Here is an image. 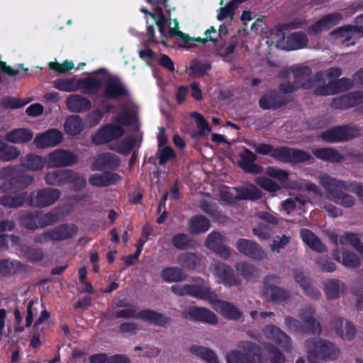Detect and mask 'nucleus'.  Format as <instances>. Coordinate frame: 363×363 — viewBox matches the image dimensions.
Instances as JSON below:
<instances>
[{"label": "nucleus", "instance_id": "obj_63", "mask_svg": "<svg viewBox=\"0 0 363 363\" xmlns=\"http://www.w3.org/2000/svg\"><path fill=\"white\" fill-rule=\"evenodd\" d=\"M176 157L174 150L169 146L158 148V159L160 165L165 164L168 161Z\"/></svg>", "mask_w": 363, "mask_h": 363}, {"label": "nucleus", "instance_id": "obj_25", "mask_svg": "<svg viewBox=\"0 0 363 363\" xmlns=\"http://www.w3.org/2000/svg\"><path fill=\"white\" fill-rule=\"evenodd\" d=\"M289 101L288 97L274 90L263 94L259 100V105L263 110H277L286 106Z\"/></svg>", "mask_w": 363, "mask_h": 363}, {"label": "nucleus", "instance_id": "obj_22", "mask_svg": "<svg viewBox=\"0 0 363 363\" xmlns=\"http://www.w3.org/2000/svg\"><path fill=\"white\" fill-rule=\"evenodd\" d=\"M63 140L62 132L56 128H50L42 133L38 134L34 143L37 148L55 147L59 145Z\"/></svg>", "mask_w": 363, "mask_h": 363}, {"label": "nucleus", "instance_id": "obj_61", "mask_svg": "<svg viewBox=\"0 0 363 363\" xmlns=\"http://www.w3.org/2000/svg\"><path fill=\"white\" fill-rule=\"evenodd\" d=\"M191 116L196 120V124L199 129L198 133L199 135H204L205 130L211 131V128L210 127L208 121L201 113L198 112H192Z\"/></svg>", "mask_w": 363, "mask_h": 363}, {"label": "nucleus", "instance_id": "obj_14", "mask_svg": "<svg viewBox=\"0 0 363 363\" xmlns=\"http://www.w3.org/2000/svg\"><path fill=\"white\" fill-rule=\"evenodd\" d=\"M261 196L260 191L252 185L241 189L235 188L233 191L221 190L220 192V199L228 203H233L237 200L242 199L256 200Z\"/></svg>", "mask_w": 363, "mask_h": 363}, {"label": "nucleus", "instance_id": "obj_36", "mask_svg": "<svg viewBox=\"0 0 363 363\" xmlns=\"http://www.w3.org/2000/svg\"><path fill=\"white\" fill-rule=\"evenodd\" d=\"M102 86L101 82L96 77L78 79V90L83 94L96 95Z\"/></svg>", "mask_w": 363, "mask_h": 363}, {"label": "nucleus", "instance_id": "obj_11", "mask_svg": "<svg viewBox=\"0 0 363 363\" xmlns=\"http://www.w3.org/2000/svg\"><path fill=\"white\" fill-rule=\"evenodd\" d=\"M279 278L274 275L267 277L264 281L263 296L268 302H282L290 298L291 294L284 288L274 284Z\"/></svg>", "mask_w": 363, "mask_h": 363}, {"label": "nucleus", "instance_id": "obj_59", "mask_svg": "<svg viewBox=\"0 0 363 363\" xmlns=\"http://www.w3.org/2000/svg\"><path fill=\"white\" fill-rule=\"evenodd\" d=\"M135 145V140L133 138H125L121 144H119L113 150L124 155L128 156L133 150Z\"/></svg>", "mask_w": 363, "mask_h": 363}, {"label": "nucleus", "instance_id": "obj_16", "mask_svg": "<svg viewBox=\"0 0 363 363\" xmlns=\"http://www.w3.org/2000/svg\"><path fill=\"white\" fill-rule=\"evenodd\" d=\"M129 91L121 79L116 75L109 77L104 82V96L109 99L128 97Z\"/></svg>", "mask_w": 363, "mask_h": 363}, {"label": "nucleus", "instance_id": "obj_28", "mask_svg": "<svg viewBox=\"0 0 363 363\" xmlns=\"http://www.w3.org/2000/svg\"><path fill=\"white\" fill-rule=\"evenodd\" d=\"M235 246L241 254L248 257L257 259L264 257V252L262 247L253 240L240 238L237 240Z\"/></svg>", "mask_w": 363, "mask_h": 363}, {"label": "nucleus", "instance_id": "obj_17", "mask_svg": "<svg viewBox=\"0 0 363 363\" xmlns=\"http://www.w3.org/2000/svg\"><path fill=\"white\" fill-rule=\"evenodd\" d=\"M352 86L351 79L343 77L328 84H322V86L313 90V94L315 96H330L348 91Z\"/></svg>", "mask_w": 363, "mask_h": 363}, {"label": "nucleus", "instance_id": "obj_1", "mask_svg": "<svg viewBox=\"0 0 363 363\" xmlns=\"http://www.w3.org/2000/svg\"><path fill=\"white\" fill-rule=\"evenodd\" d=\"M255 151L259 155H269L283 163L300 164L313 160V157L309 152L287 146L274 147L270 144L259 143L255 147Z\"/></svg>", "mask_w": 363, "mask_h": 363}, {"label": "nucleus", "instance_id": "obj_13", "mask_svg": "<svg viewBox=\"0 0 363 363\" xmlns=\"http://www.w3.org/2000/svg\"><path fill=\"white\" fill-rule=\"evenodd\" d=\"M125 131L120 125L112 123L101 126L91 138L95 145H105L121 138Z\"/></svg>", "mask_w": 363, "mask_h": 363}, {"label": "nucleus", "instance_id": "obj_26", "mask_svg": "<svg viewBox=\"0 0 363 363\" xmlns=\"http://www.w3.org/2000/svg\"><path fill=\"white\" fill-rule=\"evenodd\" d=\"M263 333L268 340L279 344L284 351L291 350L292 343L289 337L277 326L268 325L264 327Z\"/></svg>", "mask_w": 363, "mask_h": 363}, {"label": "nucleus", "instance_id": "obj_5", "mask_svg": "<svg viewBox=\"0 0 363 363\" xmlns=\"http://www.w3.org/2000/svg\"><path fill=\"white\" fill-rule=\"evenodd\" d=\"M294 82L300 89H312L325 83V74L318 72L313 77L312 69L308 66H296L291 69Z\"/></svg>", "mask_w": 363, "mask_h": 363}, {"label": "nucleus", "instance_id": "obj_53", "mask_svg": "<svg viewBox=\"0 0 363 363\" xmlns=\"http://www.w3.org/2000/svg\"><path fill=\"white\" fill-rule=\"evenodd\" d=\"M172 243L175 248L184 250L191 247V240L185 233H177L172 237Z\"/></svg>", "mask_w": 363, "mask_h": 363}, {"label": "nucleus", "instance_id": "obj_32", "mask_svg": "<svg viewBox=\"0 0 363 363\" xmlns=\"http://www.w3.org/2000/svg\"><path fill=\"white\" fill-rule=\"evenodd\" d=\"M240 161L238 162L239 167L247 173H259L262 167L255 164L257 156L251 150L244 148L240 154Z\"/></svg>", "mask_w": 363, "mask_h": 363}, {"label": "nucleus", "instance_id": "obj_54", "mask_svg": "<svg viewBox=\"0 0 363 363\" xmlns=\"http://www.w3.org/2000/svg\"><path fill=\"white\" fill-rule=\"evenodd\" d=\"M235 269L243 277L247 279H252L256 275L257 272V268L254 265L245 262L237 263L235 264Z\"/></svg>", "mask_w": 363, "mask_h": 363}, {"label": "nucleus", "instance_id": "obj_34", "mask_svg": "<svg viewBox=\"0 0 363 363\" xmlns=\"http://www.w3.org/2000/svg\"><path fill=\"white\" fill-rule=\"evenodd\" d=\"M66 105L67 108L74 113L86 112L91 108V102L89 99L77 94L68 96Z\"/></svg>", "mask_w": 363, "mask_h": 363}, {"label": "nucleus", "instance_id": "obj_49", "mask_svg": "<svg viewBox=\"0 0 363 363\" xmlns=\"http://www.w3.org/2000/svg\"><path fill=\"white\" fill-rule=\"evenodd\" d=\"M163 280L168 282H179L184 281L187 277L178 267H167L161 272L160 274Z\"/></svg>", "mask_w": 363, "mask_h": 363}, {"label": "nucleus", "instance_id": "obj_3", "mask_svg": "<svg viewBox=\"0 0 363 363\" xmlns=\"http://www.w3.org/2000/svg\"><path fill=\"white\" fill-rule=\"evenodd\" d=\"M306 352L309 357L325 361H335L340 350L333 342L322 338H309L306 340Z\"/></svg>", "mask_w": 363, "mask_h": 363}, {"label": "nucleus", "instance_id": "obj_39", "mask_svg": "<svg viewBox=\"0 0 363 363\" xmlns=\"http://www.w3.org/2000/svg\"><path fill=\"white\" fill-rule=\"evenodd\" d=\"M21 165L28 170H41L45 165H47L46 156L43 158L41 156L29 153L21 158Z\"/></svg>", "mask_w": 363, "mask_h": 363}, {"label": "nucleus", "instance_id": "obj_2", "mask_svg": "<svg viewBox=\"0 0 363 363\" xmlns=\"http://www.w3.org/2000/svg\"><path fill=\"white\" fill-rule=\"evenodd\" d=\"M121 159L116 155L111 152H104L97 155L93 163L95 170L104 172V179L98 181L94 177L89 179L88 182H119L121 179L120 174L115 172L119 167Z\"/></svg>", "mask_w": 363, "mask_h": 363}, {"label": "nucleus", "instance_id": "obj_58", "mask_svg": "<svg viewBox=\"0 0 363 363\" xmlns=\"http://www.w3.org/2000/svg\"><path fill=\"white\" fill-rule=\"evenodd\" d=\"M137 121V115L128 110L123 111L116 118V122L123 126H130Z\"/></svg>", "mask_w": 363, "mask_h": 363}, {"label": "nucleus", "instance_id": "obj_51", "mask_svg": "<svg viewBox=\"0 0 363 363\" xmlns=\"http://www.w3.org/2000/svg\"><path fill=\"white\" fill-rule=\"evenodd\" d=\"M19 155L20 151L16 147L9 145L3 142L0 147V160L9 162L16 159Z\"/></svg>", "mask_w": 363, "mask_h": 363}, {"label": "nucleus", "instance_id": "obj_46", "mask_svg": "<svg viewBox=\"0 0 363 363\" xmlns=\"http://www.w3.org/2000/svg\"><path fill=\"white\" fill-rule=\"evenodd\" d=\"M334 258L345 266L350 267H357L360 264L359 257L353 252L343 251L341 254L339 250L335 249L333 252Z\"/></svg>", "mask_w": 363, "mask_h": 363}, {"label": "nucleus", "instance_id": "obj_10", "mask_svg": "<svg viewBox=\"0 0 363 363\" xmlns=\"http://www.w3.org/2000/svg\"><path fill=\"white\" fill-rule=\"evenodd\" d=\"M60 194L57 189L52 187L42 189L29 195L27 204L37 208H46L55 203L60 199Z\"/></svg>", "mask_w": 363, "mask_h": 363}, {"label": "nucleus", "instance_id": "obj_4", "mask_svg": "<svg viewBox=\"0 0 363 363\" xmlns=\"http://www.w3.org/2000/svg\"><path fill=\"white\" fill-rule=\"evenodd\" d=\"M260 363L265 362L260 355L259 346L250 341H241L237 350L230 351L226 356L227 363Z\"/></svg>", "mask_w": 363, "mask_h": 363}, {"label": "nucleus", "instance_id": "obj_43", "mask_svg": "<svg viewBox=\"0 0 363 363\" xmlns=\"http://www.w3.org/2000/svg\"><path fill=\"white\" fill-rule=\"evenodd\" d=\"M301 236L303 241L311 250L318 252H323L326 251V247L321 242L319 238L316 237V235L312 231L308 229H302L301 230Z\"/></svg>", "mask_w": 363, "mask_h": 363}, {"label": "nucleus", "instance_id": "obj_44", "mask_svg": "<svg viewBox=\"0 0 363 363\" xmlns=\"http://www.w3.org/2000/svg\"><path fill=\"white\" fill-rule=\"evenodd\" d=\"M53 179L54 182H79L77 174L71 169H58L45 175V182Z\"/></svg>", "mask_w": 363, "mask_h": 363}, {"label": "nucleus", "instance_id": "obj_48", "mask_svg": "<svg viewBox=\"0 0 363 363\" xmlns=\"http://www.w3.org/2000/svg\"><path fill=\"white\" fill-rule=\"evenodd\" d=\"M65 130L70 135H77L84 129L82 118L78 115L69 116L65 122Z\"/></svg>", "mask_w": 363, "mask_h": 363}, {"label": "nucleus", "instance_id": "obj_60", "mask_svg": "<svg viewBox=\"0 0 363 363\" xmlns=\"http://www.w3.org/2000/svg\"><path fill=\"white\" fill-rule=\"evenodd\" d=\"M200 207L204 213L217 220H221L223 218H225L218 210L216 206L211 202L202 201Z\"/></svg>", "mask_w": 363, "mask_h": 363}, {"label": "nucleus", "instance_id": "obj_40", "mask_svg": "<svg viewBox=\"0 0 363 363\" xmlns=\"http://www.w3.org/2000/svg\"><path fill=\"white\" fill-rule=\"evenodd\" d=\"M308 39L306 34L296 32L289 35L286 39L285 49L286 50H296L307 46Z\"/></svg>", "mask_w": 363, "mask_h": 363}, {"label": "nucleus", "instance_id": "obj_31", "mask_svg": "<svg viewBox=\"0 0 363 363\" xmlns=\"http://www.w3.org/2000/svg\"><path fill=\"white\" fill-rule=\"evenodd\" d=\"M188 315L194 320L202 322L209 325L218 323V318L211 311L201 307L192 306L188 311Z\"/></svg>", "mask_w": 363, "mask_h": 363}, {"label": "nucleus", "instance_id": "obj_30", "mask_svg": "<svg viewBox=\"0 0 363 363\" xmlns=\"http://www.w3.org/2000/svg\"><path fill=\"white\" fill-rule=\"evenodd\" d=\"M330 34L337 39H341L342 43L348 46L354 44V41H352L354 35H363V31L360 27H356L355 25H347L333 30Z\"/></svg>", "mask_w": 363, "mask_h": 363}, {"label": "nucleus", "instance_id": "obj_37", "mask_svg": "<svg viewBox=\"0 0 363 363\" xmlns=\"http://www.w3.org/2000/svg\"><path fill=\"white\" fill-rule=\"evenodd\" d=\"M313 154L317 159L330 163H338L343 160V156L333 147L317 148L313 150Z\"/></svg>", "mask_w": 363, "mask_h": 363}, {"label": "nucleus", "instance_id": "obj_12", "mask_svg": "<svg viewBox=\"0 0 363 363\" xmlns=\"http://www.w3.org/2000/svg\"><path fill=\"white\" fill-rule=\"evenodd\" d=\"M47 167L57 168L72 166L78 161V156L72 151L57 149L46 156Z\"/></svg>", "mask_w": 363, "mask_h": 363}, {"label": "nucleus", "instance_id": "obj_41", "mask_svg": "<svg viewBox=\"0 0 363 363\" xmlns=\"http://www.w3.org/2000/svg\"><path fill=\"white\" fill-rule=\"evenodd\" d=\"M189 351L204 360L206 363H220L215 352L208 347L201 345H191Z\"/></svg>", "mask_w": 363, "mask_h": 363}, {"label": "nucleus", "instance_id": "obj_56", "mask_svg": "<svg viewBox=\"0 0 363 363\" xmlns=\"http://www.w3.org/2000/svg\"><path fill=\"white\" fill-rule=\"evenodd\" d=\"M23 267V264L19 262H9V260L6 259L0 260V274L5 275L13 273L16 270L21 269Z\"/></svg>", "mask_w": 363, "mask_h": 363}, {"label": "nucleus", "instance_id": "obj_27", "mask_svg": "<svg viewBox=\"0 0 363 363\" xmlns=\"http://www.w3.org/2000/svg\"><path fill=\"white\" fill-rule=\"evenodd\" d=\"M300 318L304 323V331L310 334L320 335L322 331L320 323L315 318V309L312 306H306L300 311Z\"/></svg>", "mask_w": 363, "mask_h": 363}, {"label": "nucleus", "instance_id": "obj_62", "mask_svg": "<svg viewBox=\"0 0 363 363\" xmlns=\"http://www.w3.org/2000/svg\"><path fill=\"white\" fill-rule=\"evenodd\" d=\"M272 231L273 227L265 223H259L252 228L253 234L261 240L269 239Z\"/></svg>", "mask_w": 363, "mask_h": 363}, {"label": "nucleus", "instance_id": "obj_33", "mask_svg": "<svg viewBox=\"0 0 363 363\" xmlns=\"http://www.w3.org/2000/svg\"><path fill=\"white\" fill-rule=\"evenodd\" d=\"M214 308L225 318L237 320L242 316V312L233 303L216 299L213 302Z\"/></svg>", "mask_w": 363, "mask_h": 363}, {"label": "nucleus", "instance_id": "obj_50", "mask_svg": "<svg viewBox=\"0 0 363 363\" xmlns=\"http://www.w3.org/2000/svg\"><path fill=\"white\" fill-rule=\"evenodd\" d=\"M53 87L61 91L75 92L78 91V79L75 77L58 79L53 82Z\"/></svg>", "mask_w": 363, "mask_h": 363}, {"label": "nucleus", "instance_id": "obj_8", "mask_svg": "<svg viewBox=\"0 0 363 363\" xmlns=\"http://www.w3.org/2000/svg\"><path fill=\"white\" fill-rule=\"evenodd\" d=\"M77 230L76 225L63 224L40 234L36 235L33 242L37 244H45L49 241L57 242L72 237Z\"/></svg>", "mask_w": 363, "mask_h": 363}, {"label": "nucleus", "instance_id": "obj_42", "mask_svg": "<svg viewBox=\"0 0 363 363\" xmlns=\"http://www.w3.org/2000/svg\"><path fill=\"white\" fill-rule=\"evenodd\" d=\"M210 221L203 215H197L191 218L189 220V231L191 234L205 233L210 228Z\"/></svg>", "mask_w": 363, "mask_h": 363}, {"label": "nucleus", "instance_id": "obj_23", "mask_svg": "<svg viewBox=\"0 0 363 363\" xmlns=\"http://www.w3.org/2000/svg\"><path fill=\"white\" fill-rule=\"evenodd\" d=\"M363 103V91H353L334 98L330 106L333 108L346 110Z\"/></svg>", "mask_w": 363, "mask_h": 363}, {"label": "nucleus", "instance_id": "obj_21", "mask_svg": "<svg viewBox=\"0 0 363 363\" xmlns=\"http://www.w3.org/2000/svg\"><path fill=\"white\" fill-rule=\"evenodd\" d=\"M225 241V238L220 232L213 231L206 238L205 245L220 257L227 259L230 255V250L224 245Z\"/></svg>", "mask_w": 363, "mask_h": 363}, {"label": "nucleus", "instance_id": "obj_57", "mask_svg": "<svg viewBox=\"0 0 363 363\" xmlns=\"http://www.w3.org/2000/svg\"><path fill=\"white\" fill-rule=\"evenodd\" d=\"M267 359L271 363H285V357L281 352L274 345H269L267 347Z\"/></svg>", "mask_w": 363, "mask_h": 363}, {"label": "nucleus", "instance_id": "obj_19", "mask_svg": "<svg viewBox=\"0 0 363 363\" xmlns=\"http://www.w3.org/2000/svg\"><path fill=\"white\" fill-rule=\"evenodd\" d=\"M210 269L226 286L240 284V281L236 278L233 269L225 263L214 262L211 264Z\"/></svg>", "mask_w": 363, "mask_h": 363}, {"label": "nucleus", "instance_id": "obj_18", "mask_svg": "<svg viewBox=\"0 0 363 363\" xmlns=\"http://www.w3.org/2000/svg\"><path fill=\"white\" fill-rule=\"evenodd\" d=\"M342 19V15L339 12L328 13L311 24L306 31L310 35H318L337 25Z\"/></svg>", "mask_w": 363, "mask_h": 363}, {"label": "nucleus", "instance_id": "obj_29", "mask_svg": "<svg viewBox=\"0 0 363 363\" xmlns=\"http://www.w3.org/2000/svg\"><path fill=\"white\" fill-rule=\"evenodd\" d=\"M323 291L327 300L338 299L347 292L345 284L337 279H328L324 281Z\"/></svg>", "mask_w": 363, "mask_h": 363}, {"label": "nucleus", "instance_id": "obj_64", "mask_svg": "<svg viewBox=\"0 0 363 363\" xmlns=\"http://www.w3.org/2000/svg\"><path fill=\"white\" fill-rule=\"evenodd\" d=\"M237 6V2L235 0L228 2L225 7H221L218 9L217 18L219 21H223L229 16L233 18L234 11Z\"/></svg>", "mask_w": 363, "mask_h": 363}, {"label": "nucleus", "instance_id": "obj_47", "mask_svg": "<svg viewBox=\"0 0 363 363\" xmlns=\"http://www.w3.org/2000/svg\"><path fill=\"white\" fill-rule=\"evenodd\" d=\"M138 316L144 320L160 326H164L169 322V318L151 310H143L138 313Z\"/></svg>", "mask_w": 363, "mask_h": 363}, {"label": "nucleus", "instance_id": "obj_15", "mask_svg": "<svg viewBox=\"0 0 363 363\" xmlns=\"http://www.w3.org/2000/svg\"><path fill=\"white\" fill-rule=\"evenodd\" d=\"M331 326L335 335L345 341H352L356 337L357 328L348 319L335 315L331 318Z\"/></svg>", "mask_w": 363, "mask_h": 363}, {"label": "nucleus", "instance_id": "obj_20", "mask_svg": "<svg viewBox=\"0 0 363 363\" xmlns=\"http://www.w3.org/2000/svg\"><path fill=\"white\" fill-rule=\"evenodd\" d=\"M194 281L197 283L189 284L188 296L213 303L218 297L216 293L207 286L203 279L197 277Z\"/></svg>", "mask_w": 363, "mask_h": 363}, {"label": "nucleus", "instance_id": "obj_9", "mask_svg": "<svg viewBox=\"0 0 363 363\" xmlns=\"http://www.w3.org/2000/svg\"><path fill=\"white\" fill-rule=\"evenodd\" d=\"M322 184L328 193V196L336 203L345 208H351L355 205V198L347 193V186L344 183Z\"/></svg>", "mask_w": 363, "mask_h": 363}, {"label": "nucleus", "instance_id": "obj_24", "mask_svg": "<svg viewBox=\"0 0 363 363\" xmlns=\"http://www.w3.org/2000/svg\"><path fill=\"white\" fill-rule=\"evenodd\" d=\"M174 22L175 26L174 28H169L168 35L170 38L177 37L178 40L183 41L184 43V46L186 48L194 47V45L191 43V41L201 43L203 45H206L209 41L213 43L214 45L217 43L216 39L214 38V36H213L212 35H207L204 38H202L201 37L191 38L189 34L183 33L179 30V23L177 19H174Z\"/></svg>", "mask_w": 363, "mask_h": 363}, {"label": "nucleus", "instance_id": "obj_38", "mask_svg": "<svg viewBox=\"0 0 363 363\" xmlns=\"http://www.w3.org/2000/svg\"><path fill=\"white\" fill-rule=\"evenodd\" d=\"M39 216L38 211H21L18 213V222L27 229L35 230L39 228Z\"/></svg>", "mask_w": 363, "mask_h": 363}, {"label": "nucleus", "instance_id": "obj_55", "mask_svg": "<svg viewBox=\"0 0 363 363\" xmlns=\"http://www.w3.org/2000/svg\"><path fill=\"white\" fill-rule=\"evenodd\" d=\"M179 262L189 269H194L199 264V258L194 253L185 252L179 257Z\"/></svg>", "mask_w": 363, "mask_h": 363}, {"label": "nucleus", "instance_id": "obj_6", "mask_svg": "<svg viewBox=\"0 0 363 363\" xmlns=\"http://www.w3.org/2000/svg\"><path fill=\"white\" fill-rule=\"evenodd\" d=\"M28 183H3L0 189L7 194L0 199V203L9 208L21 206L26 201L27 193L25 189Z\"/></svg>", "mask_w": 363, "mask_h": 363}, {"label": "nucleus", "instance_id": "obj_7", "mask_svg": "<svg viewBox=\"0 0 363 363\" xmlns=\"http://www.w3.org/2000/svg\"><path fill=\"white\" fill-rule=\"evenodd\" d=\"M360 135V130L350 125H337L323 132L320 137L327 143H338L352 140Z\"/></svg>", "mask_w": 363, "mask_h": 363}, {"label": "nucleus", "instance_id": "obj_35", "mask_svg": "<svg viewBox=\"0 0 363 363\" xmlns=\"http://www.w3.org/2000/svg\"><path fill=\"white\" fill-rule=\"evenodd\" d=\"M33 137V133L30 129L20 128L8 132L4 136V140L11 143L24 144L30 141Z\"/></svg>", "mask_w": 363, "mask_h": 363}, {"label": "nucleus", "instance_id": "obj_52", "mask_svg": "<svg viewBox=\"0 0 363 363\" xmlns=\"http://www.w3.org/2000/svg\"><path fill=\"white\" fill-rule=\"evenodd\" d=\"M189 68L191 71V74L198 77L206 75L211 66L207 62L194 60L190 62Z\"/></svg>", "mask_w": 363, "mask_h": 363}, {"label": "nucleus", "instance_id": "obj_45", "mask_svg": "<svg viewBox=\"0 0 363 363\" xmlns=\"http://www.w3.org/2000/svg\"><path fill=\"white\" fill-rule=\"evenodd\" d=\"M19 250L23 256L30 262H38L44 259L43 249L26 245H20Z\"/></svg>", "mask_w": 363, "mask_h": 363}]
</instances>
